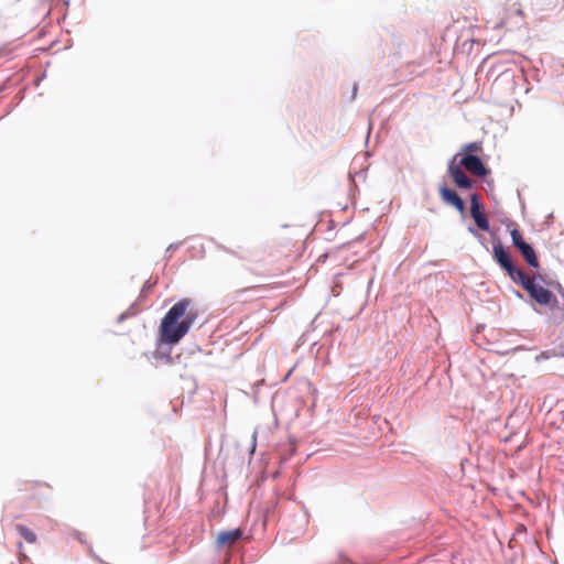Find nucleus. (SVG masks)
Masks as SVG:
<instances>
[{"instance_id": "obj_5", "label": "nucleus", "mask_w": 564, "mask_h": 564, "mask_svg": "<svg viewBox=\"0 0 564 564\" xmlns=\"http://www.w3.org/2000/svg\"><path fill=\"white\" fill-rule=\"evenodd\" d=\"M470 215L474 218L477 227L481 230L488 231L489 230V221L487 216L480 212V206L478 202L477 194H473L470 196Z\"/></svg>"}, {"instance_id": "obj_12", "label": "nucleus", "mask_w": 564, "mask_h": 564, "mask_svg": "<svg viewBox=\"0 0 564 564\" xmlns=\"http://www.w3.org/2000/svg\"><path fill=\"white\" fill-rule=\"evenodd\" d=\"M510 2V8L508 9V14L514 13L518 15H522L521 6L518 0H508Z\"/></svg>"}, {"instance_id": "obj_6", "label": "nucleus", "mask_w": 564, "mask_h": 564, "mask_svg": "<svg viewBox=\"0 0 564 564\" xmlns=\"http://www.w3.org/2000/svg\"><path fill=\"white\" fill-rule=\"evenodd\" d=\"M242 536V531L240 529L229 530V531H221L217 534L216 538V544L219 547L224 546H232L236 544L237 541H239Z\"/></svg>"}, {"instance_id": "obj_2", "label": "nucleus", "mask_w": 564, "mask_h": 564, "mask_svg": "<svg viewBox=\"0 0 564 564\" xmlns=\"http://www.w3.org/2000/svg\"><path fill=\"white\" fill-rule=\"evenodd\" d=\"M462 167L478 177H485L489 174V170L477 155H464L459 164H456L453 160L448 165V173L459 188L469 189L473 187V181L464 173Z\"/></svg>"}, {"instance_id": "obj_1", "label": "nucleus", "mask_w": 564, "mask_h": 564, "mask_svg": "<svg viewBox=\"0 0 564 564\" xmlns=\"http://www.w3.org/2000/svg\"><path fill=\"white\" fill-rule=\"evenodd\" d=\"M198 314L193 300L185 297L176 302L161 322L160 340L169 345L177 344L188 333Z\"/></svg>"}, {"instance_id": "obj_8", "label": "nucleus", "mask_w": 564, "mask_h": 564, "mask_svg": "<svg viewBox=\"0 0 564 564\" xmlns=\"http://www.w3.org/2000/svg\"><path fill=\"white\" fill-rule=\"evenodd\" d=\"M518 250L520 251V253L522 254V257L530 267L535 269L540 267L535 251L528 242L519 247Z\"/></svg>"}, {"instance_id": "obj_11", "label": "nucleus", "mask_w": 564, "mask_h": 564, "mask_svg": "<svg viewBox=\"0 0 564 564\" xmlns=\"http://www.w3.org/2000/svg\"><path fill=\"white\" fill-rule=\"evenodd\" d=\"M511 239H512V243L513 246L518 249L519 247L525 245L527 242L524 241L521 232L518 230V229H512L511 232Z\"/></svg>"}, {"instance_id": "obj_4", "label": "nucleus", "mask_w": 564, "mask_h": 564, "mask_svg": "<svg viewBox=\"0 0 564 564\" xmlns=\"http://www.w3.org/2000/svg\"><path fill=\"white\" fill-rule=\"evenodd\" d=\"M492 249L495 260L508 273L513 282L517 279L523 278V271L513 264L508 251L505 250L501 243H495Z\"/></svg>"}, {"instance_id": "obj_3", "label": "nucleus", "mask_w": 564, "mask_h": 564, "mask_svg": "<svg viewBox=\"0 0 564 564\" xmlns=\"http://www.w3.org/2000/svg\"><path fill=\"white\" fill-rule=\"evenodd\" d=\"M514 283L520 284L529 293V295L540 305H552L556 303L555 295L547 289L538 284L534 281V278L529 276L524 271L523 278L517 279Z\"/></svg>"}, {"instance_id": "obj_9", "label": "nucleus", "mask_w": 564, "mask_h": 564, "mask_svg": "<svg viewBox=\"0 0 564 564\" xmlns=\"http://www.w3.org/2000/svg\"><path fill=\"white\" fill-rule=\"evenodd\" d=\"M15 530L23 536V539L29 543H34L36 541V535L34 532H32L29 528L17 524Z\"/></svg>"}, {"instance_id": "obj_13", "label": "nucleus", "mask_w": 564, "mask_h": 564, "mask_svg": "<svg viewBox=\"0 0 564 564\" xmlns=\"http://www.w3.org/2000/svg\"><path fill=\"white\" fill-rule=\"evenodd\" d=\"M44 487H46V486L43 485V484L34 482V484H31L30 489H33V488H44ZM26 490H29V488H26Z\"/></svg>"}, {"instance_id": "obj_10", "label": "nucleus", "mask_w": 564, "mask_h": 564, "mask_svg": "<svg viewBox=\"0 0 564 564\" xmlns=\"http://www.w3.org/2000/svg\"><path fill=\"white\" fill-rule=\"evenodd\" d=\"M462 151L464 153V155H475L476 153H479L482 151V144L481 142H470V143H467L465 144L463 148H462Z\"/></svg>"}, {"instance_id": "obj_7", "label": "nucleus", "mask_w": 564, "mask_h": 564, "mask_svg": "<svg viewBox=\"0 0 564 564\" xmlns=\"http://www.w3.org/2000/svg\"><path fill=\"white\" fill-rule=\"evenodd\" d=\"M440 194L445 203L453 205L458 212L464 213L465 203L455 191L446 186H442L440 188Z\"/></svg>"}]
</instances>
